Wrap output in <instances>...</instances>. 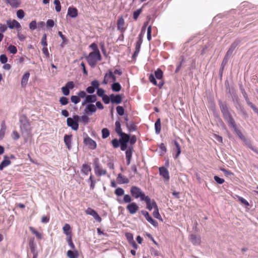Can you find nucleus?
<instances>
[{
    "label": "nucleus",
    "instance_id": "16",
    "mask_svg": "<svg viewBox=\"0 0 258 258\" xmlns=\"http://www.w3.org/2000/svg\"><path fill=\"white\" fill-rule=\"evenodd\" d=\"M189 239L192 244L195 245H199L201 242V238L200 235L191 234L189 235Z\"/></svg>",
    "mask_w": 258,
    "mask_h": 258
},
{
    "label": "nucleus",
    "instance_id": "22",
    "mask_svg": "<svg viewBox=\"0 0 258 258\" xmlns=\"http://www.w3.org/2000/svg\"><path fill=\"white\" fill-rule=\"evenodd\" d=\"M110 100L112 103L118 104L121 102L122 97L120 94H112L110 95Z\"/></svg>",
    "mask_w": 258,
    "mask_h": 258
},
{
    "label": "nucleus",
    "instance_id": "40",
    "mask_svg": "<svg viewBox=\"0 0 258 258\" xmlns=\"http://www.w3.org/2000/svg\"><path fill=\"white\" fill-rule=\"evenodd\" d=\"M64 233L67 236H71V227L69 224H66L63 227Z\"/></svg>",
    "mask_w": 258,
    "mask_h": 258
},
{
    "label": "nucleus",
    "instance_id": "4",
    "mask_svg": "<svg viewBox=\"0 0 258 258\" xmlns=\"http://www.w3.org/2000/svg\"><path fill=\"white\" fill-rule=\"evenodd\" d=\"M131 194L133 197L135 199L140 198L141 201H143L147 196L142 191L141 188L136 186H133L130 189Z\"/></svg>",
    "mask_w": 258,
    "mask_h": 258
},
{
    "label": "nucleus",
    "instance_id": "19",
    "mask_svg": "<svg viewBox=\"0 0 258 258\" xmlns=\"http://www.w3.org/2000/svg\"><path fill=\"white\" fill-rule=\"evenodd\" d=\"M126 209L131 214L133 215L137 212L139 207L136 203L133 202L126 206Z\"/></svg>",
    "mask_w": 258,
    "mask_h": 258
},
{
    "label": "nucleus",
    "instance_id": "57",
    "mask_svg": "<svg viewBox=\"0 0 258 258\" xmlns=\"http://www.w3.org/2000/svg\"><path fill=\"white\" fill-rule=\"evenodd\" d=\"M102 101L105 104H108L110 102H111L110 100V95L109 96H107V95H104L103 97H102Z\"/></svg>",
    "mask_w": 258,
    "mask_h": 258
},
{
    "label": "nucleus",
    "instance_id": "63",
    "mask_svg": "<svg viewBox=\"0 0 258 258\" xmlns=\"http://www.w3.org/2000/svg\"><path fill=\"white\" fill-rule=\"evenodd\" d=\"M89 120V117L86 115L81 116L80 117V122H83L85 124L88 123Z\"/></svg>",
    "mask_w": 258,
    "mask_h": 258
},
{
    "label": "nucleus",
    "instance_id": "33",
    "mask_svg": "<svg viewBox=\"0 0 258 258\" xmlns=\"http://www.w3.org/2000/svg\"><path fill=\"white\" fill-rule=\"evenodd\" d=\"M173 143L176 147V154L174 156V158H177L181 153V147L179 143L175 140L173 141Z\"/></svg>",
    "mask_w": 258,
    "mask_h": 258
},
{
    "label": "nucleus",
    "instance_id": "14",
    "mask_svg": "<svg viewBox=\"0 0 258 258\" xmlns=\"http://www.w3.org/2000/svg\"><path fill=\"white\" fill-rule=\"evenodd\" d=\"M133 151V147L131 146L128 147L127 149L125 151V157L127 165H129L131 164Z\"/></svg>",
    "mask_w": 258,
    "mask_h": 258
},
{
    "label": "nucleus",
    "instance_id": "27",
    "mask_svg": "<svg viewBox=\"0 0 258 258\" xmlns=\"http://www.w3.org/2000/svg\"><path fill=\"white\" fill-rule=\"evenodd\" d=\"M5 2L13 8H18L21 4L20 0H5Z\"/></svg>",
    "mask_w": 258,
    "mask_h": 258
},
{
    "label": "nucleus",
    "instance_id": "18",
    "mask_svg": "<svg viewBox=\"0 0 258 258\" xmlns=\"http://www.w3.org/2000/svg\"><path fill=\"white\" fill-rule=\"evenodd\" d=\"M124 20L122 17H120L118 18L117 22V29L118 30L120 31L121 33H123L125 30L126 28L124 27Z\"/></svg>",
    "mask_w": 258,
    "mask_h": 258
},
{
    "label": "nucleus",
    "instance_id": "50",
    "mask_svg": "<svg viewBox=\"0 0 258 258\" xmlns=\"http://www.w3.org/2000/svg\"><path fill=\"white\" fill-rule=\"evenodd\" d=\"M8 50L12 54H16L17 52V49L16 47L13 45H10L8 47Z\"/></svg>",
    "mask_w": 258,
    "mask_h": 258
},
{
    "label": "nucleus",
    "instance_id": "54",
    "mask_svg": "<svg viewBox=\"0 0 258 258\" xmlns=\"http://www.w3.org/2000/svg\"><path fill=\"white\" fill-rule=\"evenodd\" d=\"M111 143H112V146L114 148H117L120 146V140H117V139H114L112 140Z\"/></svg>",
    "mask_w": 258,
    "mask_h": 258
},
{
    "label": "nucleus",
    "instance_id": "30",
    "mask_svg": "<svg viewBox=\"0 0 258 258\" xmlns=\"http://www.w3.org/2000/svg\"><path fill=\"white\" fill-rule=\"evenodd\" d=\"M120 137L119 139L120 143H128L130 139V135L125 134L124 133L121 134V135H119Z\"/></svg>",
    "mask_w": 258,
    "mask_h": 258
},
{
    "label": "nucleus",
    "instance_id": "53",
    "mask_svg": "<svg viewBox=\"0 0 258 258\" xmlns=\"http://www.w3.org/2000/svg\"><path fill=\"white\" fill-rule=\"evenodd\" d=\"M67 241L69 245L71 247V248L74 250L75 249V245L73 242L72 238L71 236H69L67 237Z\"/></svg>",
    "mask_w": 258,
    "mask_h": 258
},
{
    "label": "nucleus",
    "instance_id": "10",
    "mask_svg": "<svg viewBox=\"0 0 258 258\" xmlns=\"http://www.w3.org/2000/svg\"><path fill=\"white\" fill-rule=\"evenodd\" d=\"M241 42V40L239 39H237L235 40L230 46L228 50H227L226 55L231 56L234 50L236 48V47L239 45Z\"/></svg>",
    "mask_w": 258,
    "mask_h": 258
},
{
    "label": "nucleus",
    "instance_id": "48",
    "mask_svg": "<svg viewBox=\"0 0 258 258\" xmlns=\"http://www.w3.org/2000/svg\"><path fill=\"white\" fill-rule=\"evenodd\" d=\"M153 215L155 218L162 221L161 216H160V215L159 213V210H158V207L154 210V211L153 213Z\"/></svg>",
    "mask_w": 258,
    "mask_h": 258
},
{
    "label": "nucleus",
    "instance_id": "41",
    "mask_svg": "<svg viewBox=\"0 0 258 258\" xmlns=\"http://www.w3.org/2000/svg\"><path fill=\"white\" fill-rule=\"evenodd\" d=\"M91 170V168L90 166L86 164H84L82 165V168L81 171L86 175L88 174L89 172Z\"/></svg>",
    "mask_w": 258,
    "mask_h": 258
},
{
    "label": "nucleus",
    "instance_id": "47",
    "mask_svg": "<svg viewBox=\"0 0 258 258\" xmlns=\"http://www.w3.org/2000/svg\"><path fill=\"white\" fill-rule=\"evenodd\" d=\"M245 146L250 148L252 151H253L254 153L258 155V149L256 147L252 145L251 142L250 141H249L245 144Z\"/></svg>",
    "mask_w": 258,
    "mask_h": 258
},
{
    "label": "nucleus",
    "instance_id": "60",
    "mask_svg": "<svg viewBox=\"0 0 258 258\" xmlns=\"http://www.w3.org/2000/svg\"><path fill=\"white\" fill-rule=\"evenodd\" d=\"M108 74V78L111 79L113 82H115L116 80V77L114 76L113 72L109 70L108 72V73H107Z\"/></svg>",
    "mask_w": 258,
    "mask_h": 258
},
{
    "label": "nucleus",
    "instance_id": "62",
    "mask_svg": "<svg viewBox=\"0 0 258 258\" xmlns=\"http://www.w3.org/2000/svg\"><path fill=\"white\" fill-rule=\"evenodd\" d=\"M8 61V57L6 54H2L0 55V61L3 64H5Z\"/></svg>",
    "mask_w": 258,
    "mask_h": 258
},
{
    "label": "nucleus",
    "instance_id": "46",
    "mask_svg": "<svg viewBox=\"0 0 258 258\" xmlns=\"http://www.w3.org/2000/svg\"><path fill=\"white\" fill-rule=\"evenodd\" d=\"M102 138L103 139L107 138L110 135L109 131L107 128H103L102 131Z\"/></svg>",
    "mask_w": 258,
    "mask_h": 258
},
{
    "label": "nucleus",
    "instance_id": "2",
    "mask_svg": "<svg viewBox=\"0 0 258 258\" xmlns=\"http://www.w3.org/2000/svg\"><path fill=\"white\" fill-rule=\"evenodd\" d=\"M87 61L91 67H94L98 61L101 60L100 52H91L86 58Z\"/></svg>",
    "mask_w": 258,
    "mask_h": 258
},
{
    "label": "nucleus",
    "instance_id": "58",
    "mask_svg": "<svg viewBox=\"0 0 258 258\" xmlns=\"http://www.w3.org/2000/svg\"><path fill=\"white\" fill-rule=\"evenodd\" d=\"M17 16L19 19H22L25 16V13L23 10H19L17 12Z\"/></svg>",
    "mask_w": 258,
    "mask_h": 258
},
{
    "label": "nucleus",
    "instance_id": "34",
    "mask_svg": "<svg viewBox=\"0 0 258 258\" xmlns=\"http://www.w3.org/2000/svg\"><path fill=\"white\" fill-rule=\"evenodd\" d=\"M132 201V198L130 195H125L123 197V200H121L120 199H118L117 201L118 202L121 204L123 203V202H124L125 203H128L131 202Z\"/></svg>",
    "mask_w": 258,
    "mask_h": 258
},
{
    "label": "nucleus",
    "instance_id": "1",
    "mask_svg": "<svg viewBox=\"0 0 258 258\" xmlns=\"http://www.w3.org/2000/svg\"><path fill=\"white\" fill-rule=\"evenodd\" d=\"M20 128L22 134L26 135V139L30 137L31 134L30 124L25 115L20 117Z\"/></svg>",
    "mask_w": 258,
    "mask_h": 258
},
{
    "label": "nucleus",
    "instance_id": "36",
    "mask_svg": "<svg viewBox=\"0 0 258 258\" xmlns=\"http://www.w3.org/2000/svg\"><path fill=\"white\" fill-rule=\"evenodd\" d=\"M111 89L113 91L118 92L121 90V87L119 83L114 82L111 85Z\"/></svg>",
    "mask_w": 258,
    "mask_h": 258
},
{
    "label": "nucleus",
    "instance_id": "6",
    "mask_svg": "<svg viewBox=\"0 0 258 258\" xmlns=\"http://www.w3.org/2000/svg\"><path fill=\"white\" fill-rule=\"evenodd\" d=\"M143 201L146 202V208L149 211H151L153 208H154L155 210L158 207L155 201L154 200L151 201L149 196H147V197Z\"/></svg>",
    "mask_w": 258,
    "mask_h": 258
},
{
    "label": "nucleus",
    "instance_id": "15",
    "mask_svg": "<svg viewBox=\"0 0 258 258\" xmlns=\"http://www.w3.org/2000/svg\"><path fill=\"white\" fill-rule=\"evenodd\" d=\"M225 120L227 122L229 126L234 125L235 123V121L233 118L230 111L226 113V114L222 115Z\"/></svg>",
    "mask_w": 258,
    "mask_h": 258
},
{
    "label": "nucleus",
    "instance_id": "11",
    "mask_svg": "<svg viewBox=\"0 0 258 258\" xmlns=\"http://www.w3.org/2000/svg\"><path fill=\"white\" fill-rule=\"evenodd\" d=\"M85 212L87 214L91 215L93 217V218L98 222H100L102 220L101 218L98 214V213L95 211L94 209L88 208L85 211Z\"/></svg>",
    "mask_w": 258,
    "mask_h": 258
},
{
    "label": "nucleus",
    "instance_id": "25",
    "mask_svg": "<svg viewBox=\"0 0 258 258\" xmlns=\"http://www.w3.org/2000/svg\"><path fill=\"white\" fill-rule=\"evenodd\" d=\"M72 137L71 135H65L64 137V142L69 150H70L72 147Z\"/></svg>",
    "mask_w": 258,
    "mask_h": 258
},
{
    "label": "nucleus",
    "instance_id": "32",
    "mask_svg": "<svg viewBox=\"0 0 258 258\" xmlns=\"http://www.w3.org/2000/svg\"><path fill=\"white\" fill-rule=\"evenodd\" d=\"M30 73L29 72H27L23 75L21 80V85L22 86H25L27 85Z\"/></svg>",
    "mask_w": 258,
    "mask_h": 258
},
{
    "label": "nucleus",
    "instance_id": "3",
    "mask_svg": "<svg viewBox=\"0 0 258 258\" xmlns=\"http://www.w3.org/2000/svg\"><path fill=\"white\" fill-rule=\"evenodd\" d=\"M93 164L94 166V172L96 176H101L106 174V170L102 167L100 165L99 160L98 158H95L93 159Z\"/></svg>",
    "mask_w": 258,
    "mask_h": 258
},
{
    "label": "nucleus",
    "instance_id": "17",
    "mask_svg": "<svg viewBox=\"0 0 258 258\" xmlns=\"http://www.w3.org/2000/svg\"><path fill=\"white\" fill-rule=\"evenodd\" d=\"M67 124L69 127H71L72 130L77 131L79 128V123L76 122L74 119L71 117H68L67 119Z\"/></svg>",
    "mask_w": 258,
    "mask_h": 258
},
{
    "label": "nucleus",
    "instance_id": "45",
    "mask_svg": "<svg viewBox=\"0 0 258 258\" xmlns=\"http://www.w3.org/2000/svg\"><path fill=\"white\" fill-rule=\"evenodd\" d=\"M141 46V44H138L137 43H136V50L132 56V58L133 59L135 58L138 55L140 51Z\"/></svg>",
    "mask_w": 258,
    "mask_h": 258
},
{
    "label": "nucleus",
    "instance_id": "21",
    "mask_svg": "<svg viewBox=\"0 0 258 258\" xmlns=\"http://www.w3.org/2000/svg\"><path fill=\"white\" fill-rule=\"evenodd\" d=\"M96 107L93 104H88L86 105L84 112L87 114L93 113L96 111Z\"/></svg>",
    "mask_w": 258,
    "mask_h": 258
},
{
    "label": "nucleus",
    "instance_id": "37",
    "mask_svg": "<svg viewBox=\"0 0 258 258\" xmlns=\"http://www.w3.org/2000/svg\"><path fill=\"white\" fill-rule=\"evenodd\" d=\"M86 98L89 104L95 102L97 100V96L95 95H88Z\"/></svg>",
    "mask_w": 258,
    "mask_h": 258
},
{
    "label": "nucleus",
    "instance_id": "51",
    "mask_svg": "<svg viewBox=\"0 0 258 258\" xmlns=\"http://www.w3.org/2000/svg\"><path fill=\"white\" fill-rule=\"evenodd\" d=\"M54 4L55 5V10L57 12L61 11V5L59 0H54Z\"/></svg>",
    "mask_w": 258,
    "mask_h": 258
},
{
    "label": "nucleus",
    "instance_id": "39",
    "mask_svg": "<svg viewBox=\"0 0 258 258\" xmlns=\"http://www.w3.org/2000/svg\"><path fill=\"white\" fill-rule=\"evenodd\" d=\"M115 132L118 135H121L122 133V130L121 128V125L119 121L116 120L115 123Z\"/></svg>",
    "mask_w": 258,
    "mask_h": 258
},
{
    "label": "nucleus",
    "instance_id": "5",
    "mask_svg": "<svg viewBox=\"0 0 258 258\" xmlns=\"http://www.w3.org/2000/svg\"><path fill=\"white\" fill-rule=\"evenodd\" d=\"M84 137V143L88 147V148L92 150H94L97 147V144L95 141L90 138L88 135L84 133H83Z\"/></svg>",
    "mask_w": 258,
    "mask_h": 258
},
{
    "label": "nucleus",
    "instance_id": "8",
    "mask_svg": "<svg viewBox=\"0 0 258 258\" xmlns=\"http://www.w3.org/2000/svg\"><path fill=\"white\" fill-rule=\"evenodd\" d=\"M142 214L145 216L147 221L152 224L154 227H157L158 225V222L154 220L149 215V213L145 210L141 211Z\"/></svg>",
    "mask_w": 258,
    "mask_h": 258
},
{
    "label": "nucleus",
    "instance_id": "24",
    "mask_svg": "<svg viewBox=\"0 0 258 258\" xmlns=\"http://www.w3.org/2000/svg\"><path fill=\"white\" fill-rule=\"evenodd\" d=\"M78 10L74 7H69L68 10V15L72 18H75L78 16Z\"/></svg>",
    "mask_w": 258,
    "mask_h": 258
},
{
    "label": "nucleus",
    "instance_id": "59",
    "mask_svg": "<svg viewBox=\"0 0 258 258\" xmlns=\"http://www.w3.org/2000/svg\"><path fill=\"white\" fill-rule=\"evenodd\" d=\"M142 10L141 8L138 9L133 13V18L135 20H137L140 14L141 13Z\"/></svg>",
    "mask_w": 258,
    "mask_h": 258
},
{
    "label": "nucleus",
    "instance_id": "23",
    "mask_svg": "<svg viewBox=\"0 0 258 258\" xmlns=\"http://www.w3.org/2000/svg\"><path fill=\"white\" fill-rule=\"evenodd\" d=\"M232 101L235 107L237 110H239L240 111L243 110V108L240 103L239 98L236 95H234L232 96Z\"/></svg>",
    "mask_w": 258,
    "mask_h": 258
},
{
    "label": "nucleus",
    "instance_id": "13",
    "mask_svg": "<svg viewBox=\"0 0 258 258\" xmlns=\"http://www.w3.org/2000/svg\"><path fill=\"white\" fill-rule=\"evenodd\" d=\"M230 127L234 129V132H235L236 135L244 143L245 145L249 141V140H247L246 138L243 135L241 131L238 129L236 123L234 125H232Z\"/></svg>",
    "mask_w": 258,
    "mask_h": 258
},
{
    "label": "nucleus",
    "instance_id": "49",
    "mask_svg": "<svg viewBox=\"0 0 258 258\" xmlns=\"http://www.w3.org/2000/svg\"><path fill=\"white\" fill-rule=\"evenodd\" d=\"M59 102L62 105H66L69 103V99L68 98L62 96L60 97Z\"/></svg>",
    "mask_w": 258,
    "mask_h": 258
},
{
    "label": "nucleus",
    "instance_id": "38",
    "mask_svg": "<svg viewBox=\"0 0 258 258\" xmlns=\"http://www.w3.org/2000/svg\"><path fill=\"white\" fill-rule=\"evenodd\" d=\"M155 130L156 134H159L161 132V120L160 118L157 119L155 123Z\"/></svg>",
    "mask_w": 258,
    "mask_h": 258
},
{
    "label": "nucleus",
    "instance_id": "55",
    "mask_svg": "<svg viewBox=\"0 0 258 258\" xmlns=\"http://www.w3.org/2000/svg\"><path fill=\"white\" fill-rule=\"evenodd\" d=\"M116 109L117 113L119 115L122 116L124 114V109L122 106H118L116 107Z\"/></svg>",
    "mask_w": 258,
    "mask_h": 258
},
{
    "label": "nucleus",
    "instance_id": "7",
    "mask_svg": "<svg viewBox=\"0 0 258 258\" xmlns=\"http://www.w3.org/2000/svg\"><path fill=\"white\" fill-rule=\"evenodd\" d=\"M218 102L222 115L230 111V108L226 101L219 100Z\"/></svg>",
    "mask_w": 258,
    "mask_h": 258
},
{
    "label": "nucleus",
    "instance_id": "9",
    "mask_svg": "<svg viewBox=\"0 0 258 258\" xmlns=\"http://www.w3.org/2000/svg\"><path fill=\"white\" fill-rule=\"evenodd\" d=\"M74 83L73 81L68 82L64 86L61 88L62 92L65 96L70 94V89H73L74 88Z\"/></svg>",
    "mask_w": 258,
    "mask_h": 258
},
{
    "label": "nucleus",
    "instance_id": "28",
    "mask_svg": "<svg viewBox=\"0 0 258 258\" xmlns=\"http://www.w3.org/2000/svg\"><path fill=\"white\" fill-rule=\"evenodd\" d=\"M117 179L118 182L122 184H126L128 183L130 181L127 178L122 175L121 173L118 174Z\"/></svg>",
    "mask_w": 258,
    "mask_h": 258
},
{
    "label": "nucleus",
    "instance_id": "56",
    "mask_svg": "<svg viewBox=\"0 0 258 258\" xmlns=\"http://www.w3.org/2000/svg\"><path fill=\"white\" fill-rule=\"evenodd\" d=\"M71 100L72 102H73L75 104H76L80 102V98L78 96L73 95L71 97Z\"/></svg>",
    "mask_w": 258,
    "mask_h": 258
},
{
    "label": "nucleus",
    "instance_id": "20",
    "mask_svg": "<svg viewBox=\"0 0 258 258\" xmlns=\"http://www.w3.org/2000/svg\"><path fill=\"white\" fill-rule=\"evenodd\" d=\"M159 174L166 180L169 179V173L168 170L164 167H161L159 169Z\"/></svg>",
    "mask_w": 258,
    "mask_h": 258
},
{
    "label": "nucleus",
    "instance_id": "43",
    "mask_svg": "<svg viewBox=\"0 0 258 258\" xmlns=\"http://www.w3.org/2000/svg\"><path fill=\"white\" fill-rule=\"evenodd\" d=\"M163 73L160 69L155 71V77L158 80H161L163 78Z\"/></svg>",
    "mask_w": 258,
    "mask_h": 258
},
{
    "label": "nucleus",
    "instance_id": "29",
    "mask_svg": "<svg viewBox=\"0 0 258 258\" xmlns=\"http://www.w3.org/2000/svg\"><path fill=\"white\" fill-rule=\"evenodd\" d=\"M125 125L129 132L135 131L137 129V126L135 125L133 121L126 122Z\"/></svg>",
    "mask_w": 258,
    "mask_h": 258
},
{
    "label": "nucleus",
    "instance_id": "26",
    "mask_svg": "<svg viewBox=\"0 0 258 258\" xmlns=\"http://www.w3.org/2000/svg\"><path fill=\"white\" fill-rule=\"evenodd\" d=\"M11 162L9 160V157L5 155L4 158V160L0 164V170H2L5 167L8 166L11 164Z\"/></svg>",
    "mask_w": 258,
    "mask_h": 258
},
{
    "label": "nucleus",
    "instance_id": "12",
    "mask_svg": "<svg viewBox=\"0 0 258 258\" xmlns=\"http://www.w3.org/2000/svg\"><path fill=\"white\" fill-rule=\"evenodd\" d=\"M7 24L10 29H14V28H16L17 29L18 31L21 30L22 27L20 24L15 20H13V21L10 20H8L7 21Z\"/></svg>",
    "mask_w": 258,
    "mask_h": 258
},
{
    "label": "nucleus",
    "instance_id": "52",
    "mask_svg": "<svg viewBox=\"0 0 258 258\" xmlns=\"http://www.w3.org/2000/svg\"><path fill=\"white\" fill-rule=\"evenodd\" d=\"M114 193L117 196H121L124 195V190L121 187H117L115 190Z\"/></svg>",
    "mask_w": 258,
    "mask_h": 258
},
{
    "label": "nucleus",
    "instance_id": "44",
    "mask_svg": "<svg viewBox=\"0 0 258 258\" xmlns=\"http://www.w3.org/2000/svg\"><path fill=\"white\" fill-rule=\"evenodd\" d=\"M30 230L35 235L36 238L38 239H41L42 238V234L36 231L33 227H30Z\"/></svg>",
    "mask_w": 258,
    "mask_h": 258
},
{
    "label": "nucleus",
    "instance_id": "64",
    "mask_svg": "<svg viewBox=\"0 0 258 258\" xmlns=\"http://www.w3.org/2000/svg\"><path fill=\"white\" fill-rule=\"evenodd\" d=\"M91 86L95 89H98L99 87V83L98 81L96 80H95L91 82Z\"/></svg>",
    "mask_w": 258,
    "mask_h": 258
},
{
    "label": "nucleus",
    "instance_id": "31",
    "mask_svg": "<svg viewBox=\"0 0 258 258\" xmlns=\"http://www.w3.org/2000/svg\"><path fill=\"white\" fill-rule=\"evenodd\" d=\"M29 246L32 253L37 252L36 251V244L34 242V238L30 239L29 242Z\"/></svg>",
    "mask_w": 258,
    "mask_h": 258
},
{
    "label": "nucleus",
    "instance_id": "35",
    "mask_svg": "<svg viewBox=\"0 0 258 258\" xmlns=\"http://www.w3.org/2000/svg\"><path fill=\"white\" fill-rule=\"evenodd\" d=\"M6 131V125L5 121H3L1 123V128L0 130V140H2L5 136Z\"/></svg>",
    "mask_w": 258,
    "mask_h": 258
},
{
    "label": "nucleus",
    "instance_id": "61",
    "mask_svg": "<svg viewBox=\"0 0 258 258\" xmlns=\"http://www.w3.org/2000/svg\"><path fill=\"white\" fill-rule=\"evenodd\" d=\"M29 28L32 30H34L37 28V23L36 21H32L29 24Z\"/></svg>",
    "mask_w": 258,
    "mask_h": 258
},
{
    "label": "nucleus",
    "instance_id": "42",
    "mask_svg": "<svg viewBox=\"0 0 258 258\" xmlns=\"http://www.w3.org/2000/svg\"><path fill=\"white\" fill-rule=\"evenodd\" d=\"M67 255L69 258H77L78 257V252L76 250L74 251L69 250L67 252Z\"/></svg>",
    "mask_w": 258,
    "mask_h": 258
}]
</instances>
